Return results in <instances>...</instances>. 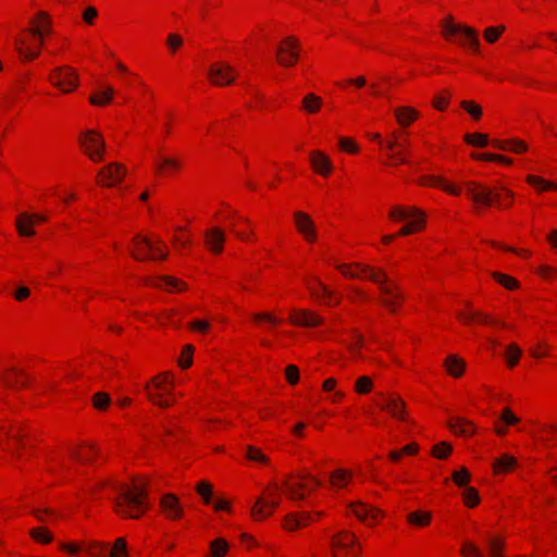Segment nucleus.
Here are the masks:
<instances>
[{"label": "nucleus", "instance_id": "nucleus-1", "mask_svg": "<svg viewBox=\"0 0 557 557\" xmlns=\"http://www.w3.org/2000/svg\"><path fill=\"white\" fill-rule=\"evenodd\" d=\"M338 270L347 277H364L379 285L383 298L381 304L386 307L391 312H396L401 299L403 294L399 290V286L391 282L386 273L381 269H374L367 264H356V270L352 271L347 264H341L337 267Z\"/></svg>", "mask_w": 557, "mask_h": 557}, {"label": "nucleus", "instance_id": "nucleus-2", "mask_svg": "<svg viewBox=\"0 0 557 557\" xmlns=\"http://www.w3.org/2000/svg\"><path fill=\"white\" fill-rule=\"evenodd\" d=\"M112 488L117 493L113 499L116 513L137 519L146 511V484H135L134 487L114 484Z\"/></svg>", "mask_w": 557, "mask_h": 557}, {"label": "nucleus", "instance_id": "nucleus-3", "mask_svg": "<svg viewBox=\"0 0 557 557\" xmlns=\"http://www.w3.org/2000/svg\"><path fill=\"white\" fill-rule=\"evenodd\" d=\"M467 195L475 202L482 203L485 206H492L496 203L500 206V196L504 194L508 198H512L513 194L509 189L505 187H499V189H492L485 186H482L475 182H469L466 184Z\"/></svg>", "mask_w": 557, "mask_h": 557}, {"label": "nucleus", "instance_id": "nucleus-4", "mask_svg": "<svg viewBox=\"0 0 557 557\" xmlns=\"http://www.w3.org/2000/svg\"><path fill=\"white\" fill-rule=\"evenodd\" d=\"M389 218L396 221L411 220L408 224L404 225L399 230L397 236L412 234L424 225L423 213L414 207L404 208L400 206H395L389 211Z\"/></svg>", "mask_w": 557, "mask_h": 557}, {"label": "nucleus", "instance_id": "nucleus-5", "mask_svg": "<svg viewBox=\"0 0 557 557\" xmlns=\"http://www.w3.org/2000/svg\"><path fill=\"white\" fill-rule=\"evenodd\" d=\"M280 492L281 488L276 483H271L267 487L264 496L259 497L251 509V515L256 520H260L272 515L273 510L280 504Z\"/></svg>", "mask_w": 557, "mask_h": 557}, {"label": "nucleus", "instance_id": "nucleus-6", "mask_svg": "<svg viewBox=\"0 0 557 557\" xmlns=\"http://www.w3.org/2000/svg\"><path fill=\"white\" fill-rule=\"evenodd\" d=\"M173 383L166 375L153 377L150 384L145 386L147 397L153 404L166 408L174 403V399L160 400L163 395H172Z\"/></svg>", "mask_w": 557, "mask_h": 557}, {"label": "nucleus", "instance_id": "nucleus-7", "mask_svg": "<svg viewBox=\"0 0 557 557\" xmlns=\"http://www.w3.org/2000/svg\"><path fill=\"white\" fill-rule=\"evenodd\" d=\"M79 143L85 153L94 162L102 160L106 151V143L103 137L96 131H86L79 137Z\"/></svg>", "mask_w": 557, "mask_h": 557}, {"label": "nucleus", "instance_id": "nucleus-8", "mask_svg": "<svg viewBox=\"0 0 557 557\" xmlns=\"http://www.w3.org/2000/svg\"><path fill=\"white\" fill-rule=\"evenodd\" d=\"M330 545L333 557H345L344 552H348L351 557H359L356 548V536L348 531H341L331 537Z\"/></svg>", "mask_w": 557, "mask_h": 557}, {"label": "nucleus", "instance_id": "nucleus-9", "mask_svg": "<svg viewBox=\"0 0 557 557\" xmlns=\"http://www.w3.org/2000/svg\"><path fill=\"white\" fill-rule=\"evenodd\" d=\"M443 30L445 36H453V35H466L469 38V42L471 47L478 51L480 46L479 35L478 32L467 25L463 24H455L453 21V16H447L446 20L443 22Z\"/></svg>", "mask_w": 557, "mask_h": 557}, {"label": "nucleus", "instance_id": "nucleus-10", "mask_svg": "<svg viewBox=\"0 0 557 557\" xmlns=\"http://www.w3.org/2000/svg\"><path fill=\"white\" fill-rule=\"evenodd\" d=\"M50 81L64 92H71L77 86L78 76L70 66L55 69L50 75Z\"/></svg>", "mask_w": 557, "mask_h": 557}, {"label": "nucleus", "instance_id": "nucleus-11", "mask_svg": "<svg viewBox=\"0 0 557 557\" xmlns=\"http://www.w3.org/2000/svg\"><path fill=\"white\" fill-rule=\"evenodd\" d=\"M235 69L225 62L212 64L208 70V76L215 86L230 85L235 81Z\"/></svg>", "mask_w": 557, "mask_h": 557}, {"label": "nucleus", "instance_id": "nucleus-12", "mask_svg": "<svg viewBox=\"0 0 557 557\" xmlns=\"http://www.w3.org/2000/svg\"><path fill=\"white\" fill-rule=\"evenodd\" d=\"M298 41L294 37H287L282 45L277 47V61L283 66H292L298 60Z\"/></svg>", "mask_w": 557, "mask_h": 557}, {"label": "nucleus", "instance_id": "nucleus-13", "mask_svg": "<svg viewBox=\"0 0 557 557\" xmlns=\"http://www.w3.org/2000/svg\"><path fill=\"white\" fill-rule=\"evenodd\" d=\"M125 174V168L117 162H112L107 166L101 168L98 172V176L102 178L101 184L103 186H113L120 184Z\"/></svg>", "mask_w": 557, "mask_h": 557}, {"label": "nucleus", "instance_id": "nucleus-14", "mask_svg": "<svg viewBox=\"0 0 557 557\" xmlns=\"http://www.w3.org/2000/svg\"><path fill=\"white\" fill-rule=\"evenodd\" d=\"M47 218L41 214L22 213L16 218L15 226L21 236H34L35 231L33 224L45 222Z\"/></svg>", "mask_w": 557, "mask_h": 557}, {"label": "nucleus", "instance_id": "nucleus-15", "mask_svg": "<svg viewBox=\"0 0 557 557\" xmlns=\"http://www.w3.org/2000/svg\"><path fill=\"white\" fill-rule=\"evenodd\" d=\"M380 400L377 401V406L382 410L388 411L394 418L405 421L406 418L404 416L405 403L399 397L385 396L383 394L380 395Z\"/></svg>", "mask_w": 557, "mask_h": 557}, {"label": "nucleus", "instance_id": "nucleus-16", "mask_svg": "<svg viewBox=\"0 0 557 557\" xmlns=\"http://www.w3.org/2000/svg\"><path fill=\"white\" fill-rule=\"evenodd\" d=\"M294 219L298 231L306 237L308 242H314L315 227L311 218L301 211L294 213Z\"/></svg>", "mask_w": 557, "mask_h": 557}, {"label": "nucleus", "instance_id": "nucleus-17", "mask_svg": "<svg viewBox=\"0 0 557 557\" xmlns=\"http://www.w3.org/2000/svg\"><path fill=\"white\" fill-rule=\"evenodd\" d=\"M289 321L296 325L312 327L322 323V319L311 311L294 310L289 315Z\"/></svg>", "mask_w": 557, "mask_h": 557}, {"label": "nucleus", "instance_id": "nucleus-18", "mask_svg": "<svg viewBox=\"0 0 557 557\" xmlns=\"http://www.w3.org/2000/svg\"><path fill=\"white\" fill-rule=\"evenodd\" d=\"M354 515L364 523H374L381 516V511L376 508L370 507L367 504L358 503L351 504Z\"/></svg>", "mask_w": 557, "mask_h": 557}, {"label": "nucleus", "instance_id": "nucleus-19", "mask_svg": "<svg viewBox=\"0 0 557 557\" xmlns=\"http://www.w3.org/2000/svg\"><path fill=\"white\" fill-rule=\"evenodd\" d=\"M206 244L208 248L214 252L220 253L223 250V244L225 242V234L220 227L209 228L206 234Z\"/></svg>", "mask_w": 557, "mask_h": 557}, {"label": "nucleus", "instance_id": "nucleus-20", "mask_svg": "<svg viewBox=\"0 0 557 557\" xmlns=\"http://www.w3.org/2000/svg\"><path fill=\"white\" fill-rule=\"evenodd\" d=\"M310 163L312 168L321 175H329L332 171V163L327 156L321 151H312L310 153Z\"/></svg>", "mask_w": 557, "mask_h": 557}, {"label": "nucleus", "instance_id": "nucleus-21", "mask_svg": "<svg viewBox=\"0 0 557 557\" xmlns=\"http://www.w3.org/2000/svg\"><path fill=\"white\" fill-rule=\"evenodd\" d=\"M161 507L164 513L171 519H178L183 515V509L178 504V499L173 494H168L162 497Z\"/></svg>", "mask_w": 557, "mask_h": 557}, {"label": "nucleus", "instance_id": "nucleus-22", "mask_svg": "<svg viewBox=\"0 0 557 557\" xmlns=\"http://www.w3.org/2000/svg\"><path fill=\"white\" fill-rule=\"evenodd\" d=\"M392 139L391 140H387L386 143H383V145H385L386 149L389 151V154H388V158L391 160H394L395 163L397 164H406L408 163V160L403 156L401 152H395L394 149L396 147H401V148H406L408 146V141H403V143H398L397 141V138H398V133L397 132H394L393 135H392Z\"/></svg>", "mask_w": 557, "mask_h": 557}, {"label": "nucleus", "instance_id": "nucleus-23", "mask_svg": "<svg viewBox=\"0 0 557 557\" xmlns=\"http://www.w3.org/2000/svg\"><path fill=\"white\" fill-rule=\"evenodd\" d=\"M134 242L136 245H138L137 251H132V256L134 259H136V260H147L148 259L141 252V247H140L141 245H144L150 251H157L159 253L157 258H159L161 260H164L166 258V253H164L160 248H154V246L148 238L141 237L138 235L134 238Z\"/></svg>", "mask_w": 557, "mask_h": 557}, {"label": "nucleus", "instance_id": "nucleus-24", "mask_svg": "<svg viewBox=\"0 0 557 557\" xmlns=\"http://www.w3.org/2000/svg\"><path fill=\"white\" fill-rule=\"evenodd\" d=\"M312 521L310 512L289 513L285 517L284 527L290 531L308 525Z\"/></svg>", "mask_w": 557, "mask_h": 557}, {"label": "nucleus", "instance_id": "nucleus-25", "mask_svg": "<svg viewBox=\"0 0 557 557\" xmlns=\"http://www.w3.org/2000/svg\"><path fill=\"white\" fill-rule=\"evenodd\" d=\"M283 486L286 488V495L293 500H302L305 498V494L302 490H307V484L304 483V480L299 479V482L292 483L288 480L283 481Z\"/></svg>", "mask_w": 557, "mask_h": 557}, {"label": "nucleus", "instance_id": "nucleus-26", "mask_svg": "<svg viewBox=\"0 0 557 557\" xmlns=\"http://www.w3.org/2000/svg\"><path fill=\"white\" fill-rule=\"evenodd\" d=\"M444 366L446 367L448 373L455 377L461 376L466 369L465 360L456 355H449L446 358Z\"/></svg>", "mask_w": 557, "mask_h": 557}, {"label": "nucleus", "instance_id": "nucleus-27", "mask_svg": "<svg viewBox=\"0 0 557 557\" xmlns=\"http://www.w3.org/2000/svg\"><path fill=\"white\" fill-rule=\"evenodd\" d=\"M517 466V459L508 454L502 455L495 459L493 470L495 474H500L510 471Z\"/></svg>", "mask_w": 557, "mask_h": 557}, {"label": "nucleus", "instance_id": "nucleus-28", "mask_svg": "<svg viewBox=\"0 0 557 557\" xmlns=\"http://www.w3.org/2000/svg\"><path fill=\"white\" fill-rule=\"evenodd\" d=\"M418 111L410 107H399L395 109V116L397 122L400 126L404 127L412 123L418 117Z\"/></svg>", "mask_w": 557, "mask_h": 557}, {"label": "nucleus", "instance_id": "nucleus-29", "mask_svg": "<svg viewBox=\"0 0 557 557\" xmlns=\"http://www.w3.org/2000/svg\"><path fill=\"white\" fill-rule=\"evenodd\" d=\"M449 428L454 433L463 436H470L474 433V425L472 422L463 418H458L455 421H450Z\"/></svg>", "mask_w": 557, "mask_h": 557}, {"label": "nucleus", "instance_id": "nucleus-30", "mask_svg": "<svg viewBox=\"0 0 557 557\" xmlns=\"http://www.w3.org/2000/svg\"><path fill=\"white\" fill-rule=\"evenodd\" d=\"M351 479V473L344 469H337L330 474L331 485L333 487H344Z\"/></svg>", "mask_w": 557, "mask_h": 557}, {"label": "nucleus", "instance_id": "nucleus-31", "mask_svg": "<svg viewBox=\"0 0 557 557\" xmlns=\"http://www.w3.org/2000/svg\"><path fill=\"white\" fill-rule=\"evenodd\" d=\"M505 544L500 539L493 537L486 541L487 557H505L503 554Z\"/></svg>", "mask_w": 557, "mask_h": 557}, {"label": "nucleus", "instance_id": "nucleus-32", "mask_svg": "<svg viewBox=\"0 0 557 557\" xmlns=\"http://www.w3.org/2000/svg\"><path fill=\"white\" fill-rule=\"evenodd\" d=\"M322 106V99L317 95L310 92L302 99V108L308 113H317Z\"/></svg>", "mask_w": 557, "mask_h": 557}, {"label": "nucleus", "instance_id": "nucleus-33", "mask_svg": "<svg viewBox=\"0 0 557 557\" xmlns=\"http://www.w3.org/2000/svg\"><path fill=\"white\" fill-rule=\"evenodd\" d=\"M425 184H429L431 186L441 187L442 189L446 190L447 193L451 195H459L460 189L450 186L445 180H443L440 176H429L425 178Z\"/></svg>", "mask_w": 557, "mask_h": 557}, {"label": "nucleus", "instance_id": "nucleus-34", "mask_svg": "<svg viewBox=\"0 0 557 557\" xmlns=\"http://www.w3.org/2000/svg\"><path fill=\"white\" fill-rule=\"evenodd\" d=\"M431 518H432L431 512H424V511H414V512H410L407 516L408 522L413 525H417V527L428 525L431 521Z\"/></svg>", "mask_w": 557, "mask_h": 557}, {"label": "nucleus", "instance_id": "nucleus-35", "mask_svg": "<svg viewBox=\"0 0 557 557\" xmlns=\"http://www.w3.org/2000/svg\"><path fill=\"white\" fill-rule=\"evenodd\" d=\"M86 550L91 557H109V547L106 543L90 542Z\"/></svg>", "mask_w": 557, "mask_h": 557}, {"label": "nucleus", "instance_id": "nucleus-36", "mask_svg": "<svg viewBox=\"0 0 557 557\" xmlns=\"http://www.w3.org/2000/svg\"><path fill=\"white\" fill-rule=\"evenodd\" d=\"M109 557H128L127 542L124 537L115 540L111 549H109Z\"/></svg>", "mask_w": 557, "mask_h": 557}, {"label": "nucleus", "instance_id": "nucleus-37", "mask_svg": "<svg viewBox=\"0 0 557 557\" xmlns=\"http://www.w3.org/2000/svg\"><path fill=\"white\" fill-rule=\"evenodd\" d=\"M181 166V163L177 159L163 157L158 161V171L163 174H168L171 171H176Z\"/></svg>", "mask_w": 557, "mask_h": 557}, {"label": "nucleus", "instance_id": "nucleus-38", "mask_svg": "<svg viewBox=\"0 0 557 557\" xmlns=\"http://www.w3.org/2000/svg\"><path fill=\"white\" fill-rule=\"evenodd\" d=\"M228 550V544L224 539H216L210 543V557H223Z\"/></svg>", "mask_w": 557, "mask_h": 557}, {"label": "nucleus", "instance_id": "nucleus-39", "mask_svg": "<svg viewBox=\"0 0 557 557\" xmlns=\"http://www.w3.org/2000/svg\"><path fill=\"white\" fill-rule=\"evenodd\" d=\"M113 89L108 87L99 94L90 96L89 101L94 106H103L111 101Z\"/></svg>", "mask_w": 557, "mask_h": 557}, {"label": "nucleus", "instance_id": "nucleus-40", "mask_svg": "<svg viewBox=\"0 0 557 557\" xmlns=\"http://www.w3.org/2000/svg\"><path fill=\"white\" fill-rule=\"evenodd\" d=\"M30 536L38 543L48 544L52 542L53 536L46 528H34L29 532Z\"/></svg>", "mask_w": 557, "mask_h": 557}, {"label": "nucleus", "instance_id": "nucleus-41", "mask_svg": "<svg viewBox=\"0 0 557 557\" xmlns=\"http://www.w3.org/2000/svg\"><path fill=\"white\" fill-rule=\"evenodd\" d=\"M163 284L166 286V288L170 289L178 288L180 286L184 285L182 282L177 281L172 276H161L150 283V285L156 287H162Z\"/></svg>", "mask_w": 557, "mask_h": 557}, {"label": "nucleus", "instance_id": "nucleus-42", "mask_svg": "<svg viewBox=\"0 0 557 557\" xmlns=\"http://www.w3.org/2000/svg\"><path fill=\"white\" fill-rule=\"evenodd\" d=\"M111 404L109 394L104 392H98L92 396V406L97 410H106Z\"/></svg>", "mask_w": 557, "mask_h": 557}, {"label": "nucleus", "instance_id": "nucleus-43", "mask_svg": "<svg viewBox=\"0 0 557 557\" xmlns=\"http://www.w3.org/2000/svg\"><path fill=\"white\" fill-rule=\"evenodd\" d=\"M492 276L507 289H515L519 286L518 281L509 275L499 272H493Z\"/></svg>", "mask_w": 557, "mask_h": 557}, {"label": "nucleus", "instance_id": "nucleus-44", "mask_svg": "<svg viewBox=\"0 0 557 557\" xmlns=\"http://www.w3.org/2000/svg\"><path fill=\"white\" fill-rule=\"evenodd\" d=\"M460 553L463 557H484L482 550L469 541L462 543Z\"/></svg>", "mask_w": 557, "mask_h": 557}, {"label": "nucleus", "instance_id": "nucleus-45", "mask_svg": "<svg viewBox=\"0 0 557 557\" xmlns=\"http://www.w3.org/2000/svg\"><path fill=\"white\" fill-rule=\"evenodd\" d=\"M521 356V349L516 344H510L506 349V360L509 367H515Z\"/></svg>", "mask_w": 557, "mask_h": 557}, {"label": "nucleus", "instance_id": "nucleus-46", "mask_svg": "<svg viewBox=\"0 0 557 557\" xmlns=\"http://www.w3.org/2000/svg\"><path fill=\"white\" fill-rule=\"evenodd\" d=\"M465 140L467 144L473 145L476 147H485L488 144L487 136L482 133L466 134Z\"/></svg>", "mask_w": 557, "mask_h": 557}, {"label": "nucleus", "instance_id": "nucleus-47", "mask_svg": "<svg viewBox=\"0 0 557 557\" xmlns=\"http://www.w3.org/2000/svg\"><path fill=\"white\" fill-rule=\"evenodd\" d=\"M373 387L372 380L369 376H360L355 383V391L358 394H368Z\"/></svg>", "mask_w": 557, "mask_h": 557}, {"label": "nucleus", "instance_id": "nucleus-48", "mask_svg": "<svg viewBox=\"0 0 557 557\" xmlns=\"http://www.w3.org/2000/svg\"><path fill=\"white\" fill-rule=\"evenodd\" d=\"M453 481L459 487L465 486L471 479L470 472L462 467L459 471H455L451 475Z\"/></svg>", "mask_w": 557, "mask_h": 557}, {"label": "nucleus", "instance_id": "nucleus-49", "mask_svg": "<svg viewBox=\"0 0 557 557\" xmlns=\"http://www.w3.org/2000/svg\"><path fill=\"white\" fill-rule=\"evenodd\" d=\"M504 30H505V26L504 25L487 27L483 32L484 39L487 42L493 44V42H495L498 39V37L500 36V34Z\"/></svg>", "mask_w": 557, "mask_h": 557}, {"label": "nucleus", "instance_id": "nucleus-50", "mask_svg": "<svg viewBox=\"0 0 557 557\" xmlns=\"http://www.w3.org/2000/svg\"><path fill=\"white\" fill-rule=\"evenodd\" d=\"M462 496H463V500H465V504L469 507H474L475 505L479 504V494H478V491L474 488V487H466L463 493H462Z\"/></svg>", "mask_w": 557, "mask_h": 557}, {"label": "nucleus", "instance_id": "nucleus-51", "mask_svg": "<svg viewBox=\"0 0 557 557\" xmlns=\"http://www.w3.org/2000/svg\"><path fill=\"white\" fill-rule=\"evenodd\" d=\"M458 318L465 323H470L474 320H479L481 323L490 322V318L486 314L476 311L469 313H459Z\"/></svg>", "mask_w": 557, "mask_h": 557}, {"label": "nucleus", "instance_id": "nucleus-52", "mask_svg": "<svg viewBox=\"0 0 557 557\" xmlns=\"http://www.w3.org/2000/svg\"><path fill=\"white\" fill-rule=\"evenodd\" d=\"M196 490H197L198 494H200L202 496L203 502L206 504H211L212 486L209 482H207V481L199 482L198 485L196 486Z\"/></svg>", "mask_w": 557, "mask_h": 557}, {"label": "nucleus", "instance_id": "nucleus-53", "mask_svg": "<svg viewBox=\"0 0 557 557\" xmlns=\"http://www.w3.org/2000/svg\"><path fill=\"white\" fill-rule=\"evenodd\" d=\"M453 450V447L446 442L436 444L432 448V455L440 459H445Z\"/></svg>", "mask_w": 557, "mask_h": 557}, {"label": "nucleus", "instance_id": "nucleus-54", "mask_svg": "<svg viewBox=\"0 0 557 557\" xmlns=\"http://www.w3.org/2000/svg\"><path fill=\"white\" fill-rule=\"evenodd\" d=\"M247 458L252 461H258L262 463H269V458L263 455L258 448L253 446H247Z\"/></svg>", "mask_w": 557, "mask_h": 557}, {"label": "nucleus", "instance_id": "nucleus-55", "mask_svg": "<svg viewBox=\"0 0 557 557\" xmlns=\"http://www.w3.org/2000/svg\"><path fill=\"white\" fill-rule=\"evenodd\" d=\"M460 106L472 115L473 119L479 120L482 115V110L480 106H478L474 102L463 100L461 101Z\"/></svg>", "mask_w": 557, "mask_h": 557}, {"label": "nucleus", "instance_id": "nucleus-56", "mask_svg": "<svg viewBox=\"0 0 557 557\" xmlns=\"http://www.w3.org/2000/svg\"><path fill=\"white\" fill-rule=\"evenodd\" d=\"M309 289L311 290L312 296L320 297H330V292L319 280H314V285H309Z\"/></svg>", "mask_w": 557, "mask_h": 557}, {"label": "nucleus", "instance_id": "nucleus-57", "mask_svg": "<svg viewBox=\"0 0 557 557\" xmlns=\"http://www.w3.org/2000/svg\"><path fill=\"white\" fill-rule=\"evenodd\" d=\"M527 182L534 186H541L542 189H555L557 187L555 184L535 175H529Z\"/></svg>", "mask_w": 557, "mask_h": 557}, {"label": "nucleus", "instance_id": "nucleus-58", "mask_svg": "<svg viewBox=\"0 0 557 557\" xmlns=\"http://www.w3.org/2000/svg\"><path fill=\"white\" fill-rule=\"evenodd\" d=\"M474 159H478V160H484V161H498V162H502V163H505V164H510L511 163V160L504 157V156H499V154H494V153H484V154H473L472 156Z\"/></svg>", "mask_w": 557, "mask_h": 557}, {"label": "nucleus", "instance_id": "nucleus-59", "mask_svg": "<svg viewBox=\"0 0 557 557\" xmlns=\"http://www.w3.org/2000/svg\"><path fill=\"white\" fill-rule=\"evenodd\" d=\"M285 375H286V380L288 381L289 384L292 385H295L298 383L299 381V370L296 366L294 364H288L286 368H285Z\"/></svg>", "mask_w": 557, "mask_h": 557}, {"label": "nucleus", "instance_id": "nucleus-60", "mask_svg": "<svg viewBox=\"0 0 557 557\" xmlns=\"http://www.w3.org/2000/svg\"><path fill=\"white\" fill-rule=\"evenodd\" d=\"M252 318L257 322L265 321V322H268L271 325H276L277 323H280L278 319L275 315H273L272 313H269V312L255 313L252 315Z\"/></svg>", "mask_w": 557, "mask_h": 557}, {"label": "nucleus", "instance_id": "nucleus-61", "mask_svg": "<svg viewBox=\"0 0 557 557\" xmlns=\"http://www.w3.org/2000/svg\"><path fill=\"white\" fill-rule=\"evenodd\" d=\"M166 45L174 52L183 45V39L177 34H170L166 38Z\"/></svg>", "mask_w": 557, "mask_h": 557}, {"label": "nucleus", "instance_id": "nucleus-62", "mask_svg": "<svg viewBox=\"0 0 557 557\" xmlns=\"http://www.w3.org/2000/svg\"><path fill=\"white\" fill-rule=\"evenodd\" d=\"M191 352H193L191 346L188 345L184 348L181 360H180V364L182 368H188L191 364Z\"/></svg>", "mask_w": 557, "mask_h": 557}, {"label": "nucleus", "instance_id": "nucleus-63", "mask_svg": "<svg viewBox=\"0 0 557 557\" xmlns=\"http://www.w3.org/2000/svg\"><path fill=\"white\" fill-rule=\"evenodd\" d=\"M500 419L508 425H513L519 422V418L516 417L509 408L503 410Z\"/></svg>", "mask_w": 557, "mask_h": 557}, {"label": "nucleus", "instance_id": "nucleus-64", "mask_svg": "<svg viewBox=\"0 0 557 557\" xmlns=\"http://www.w3.org/2000/svg\"><path fill=\"white\" fill-rule=\"evenodd\" d=\"M338 144L342 149H344L350 153H355L358 150L355 143L349 138L341 137Z\"/></svg>", "mask_w": 557, "mask_h": 557}]
</instances>
